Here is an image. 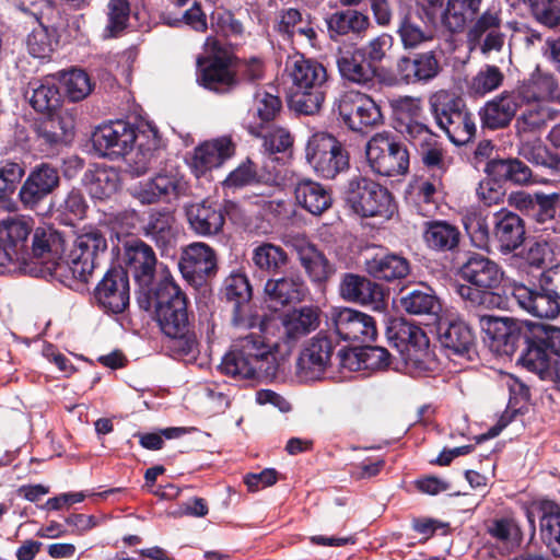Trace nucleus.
Wrapping results in <instances>:
<instances>
[{"label":"nucleus","mask_w":560,"mask_h":560,"mask_svg":"<svg viewBox=\"0 0 560 560\" xmlns=\"http://www.w3.org/2000/svg\"><path fill=\"white\" fill-rule=\"evenodd\" d=\"M503 71L495 65H483L466 81L467 93L472 97H483L499 90L504 82Z\"/></svg>","instance_id":"nucleus-45"},{"label":"nucleus","mask_w":560,"mask_h":560,"mask_svg":"<svg viewBox=\"0 0 560 560\" xmlns=\"http://www.w3.org/2000/svg\"><path fill=\"white\" fill-rule=\"evenodd\" d=\"M252 260L259 270L277 273L287 266L289 257L281 246L266 242L253 249Z\"/></svg>","instance_id":"nucleus-54"},{"label":"nucleus","mask_w":560,"mask_h":560,"mask_svg":"<svg viewBox=\"0 0 560 560\" xmlns=\"http://www.w3.org/2000/svg\"><path fill=\"white\" fill-rule=\"evenodd\" d=\"M107 249L105 235L97 229H90L79 234L72 248L60 267H54L57 280L71 285V280L86 283L97 265L98 256Z\"/></svg>","instance_id":"nucleus-6"},{"label":"nucleus","mask_w":560,"mask_h":560,"mask_svg":"<svg viewBox=\"0 0 560 560\" xmlns=\"http://www.w3.org/2000/svg\"><path fill=\"white\" fill-rule=\"evenodd\" d=\"M486 173L500 182H510L523 185L532 177L530 168L517 159L491 160L487 163Z\"/></svg>","instance_id":"nucleus-44"},{"label":"nucleus","mask_w":560,"mask_h":560,"mask_svg":"<svg viewBox=\"0 0 560 560\" xmlns=\"http://www.w3.org/2000/svg\"><path fill=\"white\" fill-rule=\"evenodd\" d=\"M320 323V311L317 306H302L294 308L281 318L283 327L282 338L294 343L302 337L316 330Z\"/></svg>","instance_id":"nucleus-32"},{"label":"nucleus","mask_w":560,"mask_h":560,"mask_svg":"<svg viewBox=\"0 0 560 560\" xmlns=\"http://www.w3.org/2000/svg\"><path fill=\"white\" fill-rule=\"evenodd\" d=\"M326 25L329 39L339 43L348 35L362 39L372 24L368 14L346 9L329 14L326 18Z\"/></svg>","instance_id":"nucleus-28"},{"label":"nucleus","mask_w":560,"mask_h":560,"mask_svg":"<svg viewBox=\"0 0 560 560\" xmlns=\"http://www.w3.org/2000/svg\"><path fill=\"white\" fill-rule=\"evenodd\" d=\"M250 135L262 140L261 147L268 154L285 152L293 144L290 131L278 125L268 126L261 133Z\"/></svg>","instance_id":"nucleus-56"},{"label":"nucleus","mask_w":560,"mask_h":560,"mask_svg":"<svg viewBox=\"0 0 560 560\" xmlns=\"http://www.w3.org/2000/svg\"><path fill=\"white\" fill-rule=\"evenodd\" d=\"M37 22L38 26L28 34L26 44L33 57L46 58L52 52L56 42L50 35L48 26L44 24V20Z\"/></svg>","instance_id":"nucleus-64"},{"label":"nucleus","mask_w":560,"mask_h":560,"mask_svg":"<svg viewBox=\"0 0 560 560\" xmlns=\"http://www.w3.org/2000/svg\"><path fill=\"white\" fill-rule=\"evenodd\" d=\"M88 189L92 198L107 199L118 189V175L113 170L98 168L92 174Z\"/></svg>","instance_id":"nucleus-59"},{"label":"nucleus","mask_w":560,"mask_h":560,"mask_svg":"<svg viewBox=\"0 0 560 560\" xmlns=\"http://www.w3.org/2000/svg\"><path fill=\"white\" fill-rule=\"evenodd\" d=\"M174 217L170 212H154L143 228L144 235L152 240L158 247L166 248L175 240Z\"/></svg>","instance_id":"nucleus-52"},{"label":"nucleus","mask_w":560,"mask_h":560,"mask_svg":"<svg viewBox=\"0 0 560 560\" xmlns=\"http://www.w3.org/2000/svg\"><path fill=\"white\" fill-rule=\"evenodd\" d=\"M60 184L59 171L49 163L32 168L19 191V199L27 209L36 208Z\"/></svg>","instance_id":"nucleus-18"},{"label":"nucleus","mask_w":560,"mask_h":560,"mask_svg":"<svg viewBox=\"0 0 560 560\" xmlns=\"http://www.w3.org/2000/svg\"><path fill=\"white\" fill-rule=\"evenodd\" d=\"M491 224L490 246H494L500 253L510 254L523 244L525 226L518 214L509 210H500L493 213Z\"/></svg>","instance_id":"nucleus-20"},{"label":"nucleus","mask_w":560,"mask_h":560,"mask_svg":"<svg viewBox=\"0 0 560 560\" xmlns=\"http://www.w3.org/2000/svg\"><path fill=\"white\" fill-rule=\"evenodd\" d=\"M178 267L191 285L201 287L217 272L215 252L205 243H191L183 249Z\"/></svg>","instance_id":"nucleus-14"},{"label":"nucleus","mask_w":560,"mask_h":560,"mask_svg":"<svg viewBox=\"0 0 560 560\" xmlns=\"http://www.w3.org/2000/svg\"><path fill=\"white\" fill-rule=\"evenodd\" d=\"M458 276L467 284H457L456 293L469 305L490 307L500 300L493 290L501 284L503 271L489 257L478 253L469 255Z\"/></svg>","instance_id":"nucleus-4"},{"label":"nucleus","mask_w":560,"mask_h":560,"mask_svg":"<svg viewBox=\"0 0 560 560\" xmlns=\"http://www.w3.org/2000/svg\"><path fill=\"white\" fill-rule=\"evenodd\" d=\"M129 16L130 3L128 0H109L107 4L105 35L115 37L121 33L127 27Z\"/></svg>","instance_id":"nucleus-60"},{"label":"nucleus","mask_w":560,"mask_h":560,"mask_svg":"<svg viewBox=\"0 0 560 560\" xmlns=\"http://www.w3.org/2000/svg\"><path fill=\"white\" fill-rule=\"evenodd\" d=\"M346 201L357 214L363 218L389 219L395 211L393 197L388 189L360 175L349 180Z\"/></svg>","instance_id":"nucleus-7"},{"label":"nucleus","mask_w":560,"mask_h":560,"mask_svg":"<svg viewBox=\"0 0 560 560\" xmlns=\"http://www.w3.org/2000/svg\"><path fill=\"white\" fill-rule=\"evenodd\" d=\"M124 248L128 271L139 283H150L156 266V257L152 247L141 240H130L125 243Z\"/></svg>","instance_id":"nucleus-29"},{"label":"nucleus","mask_w":560,"mask_h":560,"mask_svg":"<svg viewBox=\"0 0 560 560\" xmlns=\"http://www.w3.org/2000/svg\"><path fill=\"white\" fill-rule=\"evenodd\" d=\"M186 300L185 294L180 288L175 283L172 277H164L153 289L149 295L147 305H143V301H139L140 306L144 308H154V312L162 308H173L175 301Z\"/></svg>","instance_id":"nucleus-51"},{"label":"nucleus","mask_w":560,"mask_h":560,"mask_svg":"<svg viewBox=\"0 0 560 560\" xmlns=\"http://www.w3.org/2000/svg\"><path fill=\"white\" fill-rule=\"evenodd\" d=\"M235 205L226 201L224 207L217 202L202 200L185 207V213L191 231L198 236L211 237L223 231L225 214Z\"/></svg>","instance_id":"nucleus-17"},{"label":"nucleus","mask_w":560,"mask_h":560,"mask_svg":"<svg viewBox=\"0 0 560 560\" xmlns=\"http://www.w3.org/2000/svg\"><path fill=\"white\" fill-rule=\"evenodd\" d=\"M339 120L350 130L368 133L384 122L381 106L368 94L350 91L337 104Z\"/></svg>","instance_id":"nucleus-10"},{"label":"nucleus","mask_w":560,"mask_h":560,"mask_svg":"<svg viewBox=\"0 0 560 560\" xmlns=\"http://www.w3.org/2000/svg\"><path fill=\"white\" fill-rule=\"evenodd\" d=\"M479 327L499 353L513 355L524 346L518 363L528 371H544L560 357V327L541 325L530 332L511 318L476 314Z\"/></svg>","instance_id":"nucleus-1"},{"label":"nucleus","mask_w":560,"mask_h":560,"mask_svg":"<svg viewBox=\"0 0 560 560\" xmlns=\"http://www.w3.org/2000/svg\"><path fill=\"white\" fill-rule=\"evenodd\" d=\"M394 47V37L388 33H381L358 47L361 58L374 68L385 61Z\"/></svg>","instance_id":"nucleus-55"},{"label":"nucleus","mask_w":560,"mask_h":560,"mask_svg":"<svg viewBox=\"0 0 560 560\" xmlns=\"http://www.w3.org/2000/svg\"><path fill=\"white\" fill-rule=\"evenodd\" d=\"M25 97L37 112H51L60 104V93L55 83L49 80H35L28 83Z\"/></svg>","instance_id":"nucleus-48"},{"label":"nucleus","mask_w":560,"mask_h":560,"mask_svg":"<svg viewBox=\"0 0 560 560\" xmlns=\"http://www.w3.org/2000/svg\"><path fill=\"white\" fill-rule=\"evenodd\" d=\"M397 34L405 48H416L433 38L431 26L418 12H408L400 19Z\"/></svg>","instance_id":"nucleus-43"},{"label":"nucleus","mask_w":560,"mask_h":560,"mask_svg":"<svg viewBox=\"0 0 560 560\" xmlns=\"http://www.w3.org/2000/svg\"><path fill=\"white\" fill-rule=\"evenodd\" d=\"M143 124L135 126L120 119L104 124L93 132V147L102 156H121L138 141Z\"/></svg>","instance_id":"nucleus-11"},{"label":"nucleus","mask_w":560,"mask_h":560,"mask_svg":"<svg viewBox=\"0 0 560 560\" xmlns=\"http://www.w3.org/2000/svg\"><path fill=\"white\" fill-rule=\"evenodd\" d=\"M419 152L424 166L436 176H442L451 165L452 159L436 139L421 148Z\"/></svg>","instance_id":"nucleus-63"},{"label":"nucleus","mask_w":560,"mask_h":560,"mask_svg":"<svg viewBox=\"0 0 560 560\" xmlns=\"http://www.w3.org/2000/svg\"><path fill=\"white\" fill-rule=\"evenodd\" d=\"M341 298L361 305H372L380 310L384 305V290L378 283L364 276L346 273L339 285Z\"/></svg>","instance_id":"nucleus-26"},{"label":"nucleus","mask_w":560,"mask_h":560,"mask_svg":"<svg viewBox=\"0 0 560 560\" xmlns=\"http://www.w3.org/2000/svg\"><path fill=\"white\" fill-rule=\"evenodd\" d=\"M34 221L24 215L8 217L0 220V243L9 246L28 260L27 237L33 231Z\"/></svg>","instance_id":"nucleus-37"},{"label":"nucleus","mask_w":560,"mask_h":560,"mask_svg":"<svg viewBox=\"0 0 560 560\" xmlns=\"http://www.w3.org/2000/svg\"><path fill=\"white\" fill-rule=\"evenodd\" d=\"M305 158L314 172L326 179L335 178L349 167L347 150L328 132H316L308 139Z\"/></svg>","instance_id":"nucleus-9"},{"label":"nucleus","mask_w":560,"mask_h":560,"mask_svg":"<svg viewBox=\"0 0 560 560\" xmlns=\"http://www.w3.org/2000/svg\"><path fill=\"white\" fill-rule=\"evenodd\" d=\"M443 130L448 139L456 145L468 143L476 135L477 127L474 115L465 107L459 113L452 116L445 122V126L439 127Z\"/></svg>","instance_id":"nucleus-50"},{"label":"nucleus","mask_w":560,"mask_h":560,"mask_svg":"<svg viewBox=\"0 0 560 560\" xmlns=\"http://www.w3.org/2000/svg\"><path fill=\"white\" fill-rule=\"evenodd\" d=\"M294 197L296 203L313 215H322L332 205L329 189L310 178L296 183Z\"/></svg>","instance_id":"nucleus-36"},{"label":"nucleus","mask_w":560,"mask_h":560,"mask_svg":"<svg viewBox=\"0 0 560 560\" xmlns=\"http://www.w3.org/2000/svg\"><path fill=\"white\" fill-rule=\"evenodd\" d=\"M282 107L281 100L266 91H258L255 95L254 109L250 110L244 121L248 133H261L270 125H276L275 119Z\"/></svg>","instance_id":"nucleus-33"},{"label":"nucleus","mask_w":560,"mask_h":560,"mask_svg":"<svg viewBox=\"0 0 560 560\" xmlns=\"http://www.w3.org/2000/svg\"><path fill=\"white\" fill-rule=\"evenodd\" d=\"M293 92L290 96V106L303 115H314L319 112L326 95L328 80L327 70L317 60L296 55L285 62Z\"/></svg>","instance_id":"nucleus-3"},{"label":"nucleus","mask_w":560,"mask_h":560,"mask_svg":"<svg viewBox=\"0 0 560 560\" xmlns=\"http://www.w3.org/2000/svg\"><path fill=\"white\" fill-rule=\"evenodd\" d=\"M336 63L343 80L363 88L372 85L376 69L361 58V51H358L355 45L339 46Z\"/></svg>","instance_id":"nucleus-23"},{"label":"nucleus","mask_w":560,"mask_h":560,"mask_svg":"<svg viewBox=\"0 0 560 560\" xmlns=\"http://www.w3.org/2000/svg\"><path fill=\"white\" fill-rule=\"evenodd\" d=\"M223 292L226 300L232 303V325L237 329L253 328L258 317L250 306L252 287L247 277L241 272H233L224 280Z\"/></svg>","instance_id":"nucleus-16"},{"label":"nucleus","mask_w":560,"mask_h":560,"mask_svg":"<svg viewBox=\"0 0 560 560\" xmlns=\"http://www.w3.org/2000/svg\"><path fill=\"white\" fill-rule=\"evenodd\" d=\"M94 300L104 313H124L130 304L128 271L122 268L109 269L94 289Z\"/></svg>","instance_id":"nucleus-13"},{"label":"nucleus","mask_w":560,"mask_h":560,"mask_svg":"<svg viewBox=\"0 0 560 560\" xmlns=\"http://www.w3.org/2000/svg\"><path fill=\"white\" fill-rule=\"evenodd\" d=\"M386 337L398 350L406 373L410 376L419 377L433 370L434 355L429 348V338L421 327L401 317L389 318Z\"/></svg>","instance_id":"nucleus-5"},{"label":"nucleus","mask_w":560,"mask_h":560,"mask_svg":"<svg viewBox=\"0 0 560 560\" xmlns=\"http://www.w3.org/2000/svg\"><path fill=\"white\" fill-rule=\"evenodd\" d=\"M65 249L66 241L59 231L51 226L36 228L33 233L28 260H36L34 264H39L42 268L34 273L39 272L57 280L56 270L52 268L63 264Z\"/></svg>","instance_id":"nucleus-12"},{"label":"nucleus","mask_w":560,"mask_h":560,"mask_svg":"<svg viewBox=\"0 0 560 560\" xmlns=\"http://www.w3.org/2000/svg\"><path fill=\"white\" fill-rule=\"evenodd\" d=\"M430 113L438 127L445 126V122L453 115L467 107L465 101L453 92L440 90L429 97Z\"/></svg>","instance_id":"nucleus-47"},{"label":"nucleus","mask_w":560,"mask_h":560,"mask_svg":"<svg viewBox=\"0 0 560 560\" xmlns=\"http://www.w3.org/2000/svg\"><path fill=\"white\" fill-rule=\"evenodd\" d=\"M330 320L336 334L346 341L372 342L377 336L375 319L351 307H336Z\"/></svg>","instance_id":"nucleus-15"},{"label":"nucleus","mask_w":560,"mask_h":560,"mask_svg":"<svg viewBox=\"0 0 560 560\" xmlns=\"http://www.w3.org/2000/svg\"><path fill=\"white\" fill-rule=\"evenodd\" d=\"M487 534L506 550H513L520 546L523 533L518 523L513 517H500L490 520L486 526Z\"/></svg>","instance_id":"nucleus-49"},{"label":"nucleus","mask_w":560,"mask_h":560,"mask_svg":"<svg viewBox=\"0 0 560 560\" xmlns=\"http://www.w3.org/2000/svg\"><path fill=\"white\" fill-rule=\"evenodd\" d=\"M439 339L444 348L458 355L468 353L475 341L470 327L463 320L440 324Z\"/></svg>","instance_id":"nucleus-41"},{"label":"nucleus","mask_w":560,"mask_h":560,"mask_svg":"<svg viewBox=\"0 0 560 560\" xmlns=\"http://www.w3.org/2000/svg\"><path fill=\"white\" fill-rule=\"evenodd\" d=\"M482 0H447L442 14L444 26L452 33L460 32L468 22H472L481 7Z\"/></svg>","instance_id":"nucleus-42"},{"label":"nucleus","mask_w":560,"mask_h":560,"mask_svg":"<svg viewBox=\"0 0 560 560\" xmlns=\"http://www.w3.org/2000/svg\"><path fill=\"white\" fill-rule=\"evenodd\" d=\"M366 161L371 170L381 176L404 175L409 168L407 148L390 132H377L366 142Z\"/></svg>","instance_id":"nucleus-8"},{"label":"nucleus","mask_w":560,"mask_h":560,"mask_svg":"<svg viewBox=\"0 0 560 560\" xmlns=\"http://www.w3.org/2000/svg\"><path fill=\"white\" fill-rule=\"evenodd\" d=\"M187 182L175 174H159L136 188L135 196L143 205L155 203L160 200L170 201L185 195Z\"/></svg>","instance_id":"nucleus-24"},{"label":"nucleus","mask_w":560,"mask_h":560,"mask_svg":"<svg viewBox=\"0 0 560 560\" xmlns=\"http://www.w3.org/2000/svg\"><path fill=\"white\" fill-rule=\"evenodd\" d=\"M389 352L382 347H364L359 353L340 349L336 355L338 368L355 371L361 364L366 369L381 370L389 365Z\"/></svg>","instance_id":"nucleus-38"},{"label":"nucleus","mask_w":560,"mask_h":560,"mask_svg":"<svg viewBox=\"0 0 560 560\" xmlns=\"http://www.w3.org/2000/svg\"><path fill=\"white\" fill-rule=\"evenodd\" d=\"M154 315L166 336H178L185 327H189L186 300H177L173 308H162L154 312Z\"/></svg>","instance_id":"nucleus-53"},{"label":"nucleus","mask_w":560,"mask_h":560,"mask_svg":"<svg viewBox=\"0 0 560 560\" xmlns=\"http://www.w3.org/2000/svg\"><path fill=\"white\" fill-rule=\"evenodd\" d=\"M512 296L517 304L529 314L540 318H553L560 313L559 298L544 284L532 289L524 284H515Z\"/></svg>","instance_id":"nucleus-22"},{"label":"nucleus","mask_w":560,"mask_h":560,"mask_svg":"<svg viewBox=\"0 0 560 560\" xmlns=\"http://www.w3.org/2000/svg\"><path fill=\"white\" fill-rule=\"evenodd\" d=\"M523 156L530 163L552 171L560 168V158L551 152L540 140L525 143L522 148Z\"/></svg>","instance_id":"nucleus-62"},{"label":"nucleus","mask_w":560,"mask_h":560,"mask_svg":"<svg viewBox=\"0 0 560 560\" xmlns=\"http://www.w3.org/2000/svg\"><path fill=\"white\" fill-rule=\"evenodd\" d=\"M463 224L472 243L479 248H487L491 244L492 228L487 219L478 211H470L463 218Z\"/></svg>","instance_id":"nucleus-58"},{"label":"nucleus","mask_w":560,"mask_h":560,"mask_svg":"<svg viewBox=\"0 0 560 560\" xmlns=\"http://www.w3.org/2000/svg\"><path fill=\"white\" fill-rule=\"evenodd\" d=\"M533 18L548 28L560 25V0H527Z\"/></svg>","instance_id":"nucleus-61"},{"label":"nucleus","mask_w":560,"mask_h":560,"mask_svg":"<svg viewBox=\"0 0 560 560\" xmlns=\"http://www.w3.org/2000/svg\"><path fill=\"white\" fill-rule=\"evenodd\" d=\"M62 85L69 100L79 102L84 100L93 90L89 74L81 69H72L61 77Z\"/></svg>","instance_id":"nucleus-57"},{"label":"nucleus","mask_w":560,"mask_h":560,"mask_svg":"<svg viewBox=\"0 0 560 560\" xmlns=\"http://www.w3.org/2000/svg\"><path fill=\"white\" fill-rule=\"evenodd\" d=\"M462 240L459 229L445 220H431L423 224L425 245L438 253H454Z\"/></svg>","instance_id":"nucleus-34"},{"label":"nucleus","mask_w":560,"mask_h":560,"mask_svg":"<svg viewBox=\"0 0 560 560\" xmlns=\"http://www.w3.org/2000/svg\"><path fill=\"white\" fill-rule=\"evenodd\" d=\"M400 307L411 315L433 317H436L442 308L439 298L430 288L408 292L401 296Z\"/></svg>","instance_id":"nucleus-46"},{"label":"nucleus","mask_w":560,"mask_h":560,"mask_svg":"<svg viewBox=\"0 0 560 560\" xmlns=\"http://www.w3.org/2000/svg\"><path fill=\"white\" fill-rule=\"evenodd\" d=\"M234 154V144L230 138L221 137L198 145L190 161V168L197 176H203L220 167Z\"/></svg>","instance_id":"nucleus-27"},{"label":"nucleus","mask_w":560,"mask_h":560,"mask_svg":"<svg viewBox=\"0 0 560 560\" xmlns=\"http://www.w3.org/2000/svg\"><path fill=\"white\" fill-rule=\"evenodd\" d=\"M278 341L261 332L240 337L223 357L221 371L236 380H261L275 377L278 363L275 352Z\"/></svg>","instance_id":"nucleus-2"},{"label":"nucleus","mask_w":560,"mask_h":560,"mask_svg":"<svg viewBox=\"0 0 560 560\" xmlns=\"http://www.w3.org/2000/svg\"><path fill=\"white\" fill-rule=\"evenodd\" d=\"M294 249L301 266L313 282L324 283L335 273V266L314 244L296 240Z\"/></svg>","instance_id":"nucleus-31"},{"label":"nucleus","mask_w":560,"mask_h":560,"mask_svg":"<svg viewBox=\"0 0 560 560\" xmlns=\"http://www.w3.org/2000/svg\"><path fill=\"white\" fill-rule=\"evenodd\" d=\"M539 513L541 541L555 557H560V505L544 500L539 503Z\"/></svg>","instance_id":"nucleus-40"},{"label":"nucleus","mask_w":560,"mask_h":560,"mask_svg":"<svg viewBox=\"0 0 560 560\" xmlns=\"http://www.w3.org/2000/svg\"><path fill=\"white\" fill-rule=\"evenodd\" d=\"M197 81L205 89L215 93H226L236 85L229 59L218 56L198 59Z\"/></svg>","instance_id":"nucleus-25"},{"label":"nucleus","mask_w":560,"mask_h":560,"mask_svg":"<svg viewBox=\"0 0 560 560\" xmlns=\"http://www.w3.org/2000/svg\"><path fill=\"white\" fill-rule=\"evenodd\" d=\"M517 107L514 94L502 92L480 107L478 115L482 128L498 130L508 127L514 118Z\"/></svg>","instance_id":"nucleus-30"},{"label":"nucleus","mask_w":560,"mask_h":560,"mask_svg":"<svg viewBox=\"0 0 560 560\" xmlns=\"http://www.w3.org/2000/svg\"><path fill=\"white\" fill-rule=\"evenodd\" d=\"M365 270L375 279L392 282L405 279L410 273L411 267L406 257L390 253L368 259Z\"/></svg>","instance_id":"nucleus-39"},{"label":"nucleus","mask_w":560,"mask_h":560,"mask_svg":"<svg viewBox=\"0 0 560 560\" xmlns=\"http://www.w3.org/2000/svg\"><path fill=\"white\" fill-rule=\"evenodd\" d=\"M308 290L305 282L299 276H284L267 280L265 293L270 303L285 306L301 302Z\"/></svg>","instance_id":"nucleus-35"},{"label":"nucleus","mask_w":560,"mask_h":560,"mask_svg":"<svg viewBox=\"0 0 560 560\" xmlns=\"http://www.w3.org/2000/svg\"><path fill=\"white\" fill-rule=\"evenodd\" d=\"M335 346L330 338L313 337L302 349L296 361V372L304 380H316L331 365Z\"/></svg>","instance_id":"nucleus-19"},{"label":"nucleus","mask_w":560,"mask_h":560,"mask_svg":"<svg viewBox=\"0 0 560 560\" xmlns=\"http://www.w3.org/2000/svg\"><path fill=\"white\" fill-rule=\"evenodd\" d=\"M160 148V137L158 129L150 125L143 124L138 135V141L122 154L126 172L132 176H141L148 172L151 166L155 151Z\"/></svg>","instance_id":"nucleus-21"}]
</instances>
